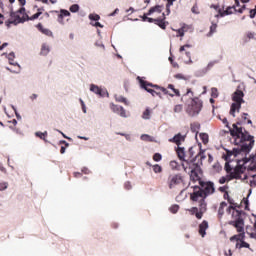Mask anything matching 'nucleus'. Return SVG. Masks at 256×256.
I'll use <instances>...</instances> for the list:
<instances>
[{"label": "nucleus", "mask_w": 256, "mask_h": 256, "mask_svg": "<svg viewBox=\"0 0 256 256\" xmlns=\"http://www.w3.org/2000/svg\"><path fill=\"white\" fill-rule=\"evenodd\" d=\"M185 97H189V99H191L192 101L191 104L188 106L186 113H188L190 117H195V115H199V113H201V109L203 108V101H201V99H199L198 97H195V93H193V90H191V88H187V91L185 94H183L181 101H183Z\"/></svg>", "instance_id": "nucleus-2"}, {"label": "nucleus", "mask_w": 256, "mask_h": 256, "mask_svg": "<svg viewBox=\"0 0 256 256\" xmlns=\"http://www.w3.org/2000/svg\"><path fill=\"white\" fill-rule=\"evenodd\" d=\"M214 33H217V23L212 22L210 26V31L208 32L207 36L211 37Z\"/></svg>", "instance_id": "nucleus-35"}, {"label": "nucleus", "mask_w": 256, "mask_h": 256, "mask_svg": "<svg viewBox=\"0 0 256 256\" xmlns=\"http://www.w3.org/2000/svg\"><path fill=\"white\" fill-rule=\"evenodd\" d=\"M70 11L71 13H77V11H79V4H73L70 6Z\"/></svg>", "instance_id": "nucleus-46"}, {"label": "nucleus", "mask_w": 256, "mask_h": 256, "mask_svg": "<svg viewBox=\"0 0 256 256\" xmlns=\"http://www.w3.org/2000/svg\"><path fill=\"white\" fill-rule=\"evenodd\" d=\"M183 170L185 173H191L192 171H201V166L197 162H195V159H187L185 162L182 163Z\"/></svg>", "instance_id": "nucleus-9"}, {"label": "nucleus", "mask_w": 256, "mask_h": 256, "mask_svg": "<svg viewBox=\"0 0 256 256\" xmlns=\"http://www.w3.org/2000/svg\"><path fill=\"white\" fill-rule=\"evenodd\" d=\"M211 97L217 99L219 97V90L217 88H211Z\"/></svg>", "instance_id": "nucleus-40"}, {"label": "nucleus", "mask_w": 256, "mask_h": 256, "mask_svg": "<svg viewBox=\"0 0 256 256\" xmlns=\"http://www.w3.org/2000/svg\"><path fill=\"white\" fill-rule=\"evenodd\" d=\"M36 137H39V138L42 139L43 141H47V140H46L47 132H36Z\"/></svg>", "instance_id": "nucleus-41"}, {"label": "nucleus", "mask_w": 256, "mask_h": 256, "mask_svg": "<svg viewBox=\"0 0 256 256\" xmlns=\"http://www.w3.org/2000/svg\"><path fill=\"white\" fill-rule=\"evenodd\" d=\"M225 207H227V202H221L218 208V219H223V215H225Z\"/></svg>", "instance_id": "nucleus-24"}, {"label": "nucleus", "mask_w": 256, "mask_h": 256, "mask_svg": "<svg viewBox=\"0 0 256 256\" xmlns=\"http://www.w3.org/2000/svg\"><path fill=\"white\" fill-rule=\"evenodd\" d=\"M49 51H51V49L49 48V45L47 44H42V47H41V51H40V54L41 55H49Z\"/></svg>", "instance_id": "nucleus-34"}, {"label": "nucleus", "mask_w": 256, "mask_h": 256, "mask_svg": "<svg viewBox=\"0 0 256 256\" xmlns=\"http://www.w3.org/2000/svg\"><path fill=\"white\" fill-rule=\"evenodd\" d=\"M227 201H228L230 207H234V208L239 207V205L237 203H235V200L233 198L230 197V198H228Z\"/></svg>", "instance_id": "nucleus-44"}, {"label": "nucleus", "mask_w": 256, "mask_h": 256, "mask_svg": "<svg viewBox=\"0 0 256 256\" xmlns=\"http://www.w3.org/2000/svg\"><path fill=\"white\" fill-rule=\"evenodd\" d=\"M90 91L96 95H99V97H109V93L106 89H103L95 84H91Z\"/></svg>", "instance_id": "nucleus-16"}, {"label": "nucleus", "mask_w": 256, "mask_h": 256, "mask_svg": "<svg viewBox=\"0 0 256 256\" xmlns=\"http://www.w3.org/2000/svg\"><path fill=\"white\" fill-rule=\"evenodd\" d=\"M138 79H139L140 87L142 89H145V91H147V93H151V91L156 89V91H162V93H164V95H169L170 97L174 96L173 94L169 93V90H167V88H165V87H161L157 84L147 82V81L141 79L140 77H138Z\"/></svg>", "instance_id": "nucleus-6"}, {"label": "nucleus", "mask_w": 256, "mask_h": 256, "mask_svg": "<svg viewBox=\"0 0 256 256\" xmlns=\"http://www.w3.org/2000/svg\"><path fill=\"white\" fill-rule=\"evenodd\" d=\"M236 249H251V245L247 242H245V240H242L241 242L236 243Z\"/></svg>", "instance_id": "nucleus-28"}, {"label": "nucleus", "mask_w": 256, "mask_h": 256, "mask_svg": "<svg viewBox=\"0 0 256 256\" xmlns=\"http://www.w3.org/2000/svg\"><path fill=\"white\" fill-rule=\"evenodd\" d=\"M246 6L245 4H243L240 8L236 9L233 6H229L226 8V10H218V14L215 15L216 19H219V17H225L226 15H232L233 14V10L237 11L238 13H243V11H245Z\"/></svg>", "instance_id": "nucleus-10"}, {"label": "nucleus", "mask_w": 256, "mask_h": 256, "mask_svg": "<svg viewBox=\"0 0 256 256\" xmlns=\"http://www.w3.org/2000/svg\"><path fill=\"white\" fill-rule=\"evenodd\" d=\"M243 97H245V94L241 90H236L232 95V103L230 107V115L232 117H235V113H239L241 111V105L245 103V100H243Z\"/></svg>", "instance_id": "nucleus-5"}, {"label": "nucleus", "mask_w": 256, "mask_h": 256, "mask_svg": "<svg viewBox=\"0 0 256 256\" xmlns=\"http://www.w3.org/2000/svg\"><path fill=\"white\" fill-rule=\"evenodd\" d=\"M175 79H185V76L183 74H176L174 75Z\"/></svg>", "instance_id": "nucleus-63"}, {"label": "nucleus", "mask_w": 256, "mask_h": 256, "mask_svg": "<svg viewBox=\"0 0 256 256\" xmlns=\"http://www.w3.org/2000/svg\"><path fill=\"white\" fill-rule=\"evenodd\" d=\"M198 212L199 214H197V219H203V215L207 212V202L205 199H201L199 201Z\"/></svg>", "instance_id": "nucleus-17"}, {"label": "nucleus", "mask_w": 256, "mask_h": 256, "mask_svg": "<svg viewBox=\"0 0 256 256\" xmlns=\"http://www.w3.org/2000/svg\"><path fill=\"white\" fill-rule=\"evenodd\" d=\"M232 7H234V9H238L237 7H241V3L239 2V0H235V4Z\"/></svg>", "instance_id": "nucleus-61"}, {"label": "nucleus", "mask_w": 256, "mask_h": 256, "mask_svg": "<svg viewBox=\"0 0 256 256\" xmlns=\"http://www.w3.org/2000/svg\"><path fill=\"white\" fill-rule=\"evenodd\" d=\"M8 59L9 61H13V59H15V53L14 52L9 53Z\"/></svg>", "instance_id": "nucleus-60"}, {"label": "nucleus", "mask_w": 256, "mask_h": 256, "mask_svg": "<svg viewBox=\"0 0 256 256\" xmlns=\"http://www.w3.org/2000/svg\"><path fill=\"white\" fill-rule=\"evenodd\" d=\"M240 236H239V234H236V235H234V236H232V237H230V241H237V243H240Z\"/></svg>", "instance_id": "nucleus-52"}, {"label": "nucleus", "mask_w": 256, "mask_h": 256, "mask_svg": "<svg viewBox=\"0 0 256 256\" xmlns=\"http://www.w3.org/2000/svg\"><path fill=\"white\" fill-rule=\"evenodd\" d=\"M176 153L180 161H183V163L187 161V153H185V148L178 146Z\"/></svg>", "instance_id": "nucleus-22"}, {"label": "nucleus", "mask_w": 256, "mask_h": 256, "mask_svg": "<svg viewBox=\"0 0 256 256\" xmlns=\"http://www.w3.org/2000/svg\"><path fill=\"white\" fill-rule=\"evenodd\" d=\"M200 139L204 145H207V143H209V134L200 133Z\"/></svg>", "instance_id": "nucleus-36"}, {"label": "nucleus", "mask_w": 256, "mask_h": 256, "mask_svg": "<svg viewBox=\"0 0 256 256\" xmlns=\"http://www.w3.org/2000/svg\"><path fill=\"white\" fill-rule=\"evenodd\" d=\"M10 17L11 19L5 22L7 27H10V25H18V23H25L26 21V20H23V14H22V17L19 16V11L11 12Z\"/></svg>", "instance_id": "nucleus-12"}, {"label": "nucleus", "mask_w": 256, "mask_h": 256, "mask_svg": "<svg viewBox=\"0 0 256 256\" xmlns=\"http://www.w3.org/2000/svg\"><path fill=\"white\" fill-rule=\"evenodd\" d=\"M167 89H171V91H173V95L176 96V97H181V92L179 91V89H176L175 88V85L173 84H169Z\"/></svg>", "instance_id": "nucleus-33"}, {"label": "nucleus", "mask_w": 256, "mask_h": 256, "mask_svg": "<svg viewBox=\"0 0 256 256\" xmlns=\"http://www.w3.org/2000/svg\"><path fill=\"white\" fill-rule=\"evenodd\" d=\"M186 154H187V159H189V160H191V159L196 160L197 157H199V154H197L195 156V147H190Z\"/></svg>", "instance_id": "nucleus-26"}, {"label": "nucleus", "mask_w": 256, "mask_h": 256, "mask_svg": "<svg viewBox=\"0 0 256 256\" xmlns=\"http://www.w3.org/2000/svg\"><path fill=\"white\" fill-rule=\"evenodd\" d=\"M116 101H118V103H124V105H127V98L123 96L116 98Z\"/></svg>", "instance_id": "nucleus-49"}, {"label": "nucleus", "mask_w": 256, "mask_h": 256, "mask_svg": "<svg viewBox=\"0 0 256 256\" xmlns=\"http://www.w3.org/2000/svg\"><path fill=\"white\" fill-rule=\"evenodd\" d=\"M167 185L169 189H175L176 187H181V185H185V177L183 174H171L168 176Z\"/></svg>", "instance_id": "nucleus-7"}, {"label": "nucleus", "mask_w": 256, "mask_h": 256, "mask_svg": "<svg viewBox=\"0 0 256 256\" xmlns=\"http://www.w3.org/2000/svg\"><path fill=\"white\" fill-rule=\"evenodd\" d=\"M186 135H183L181 133L176 134L173 138H171L169 141L170 143H175L177 147H181L182 143H185Z\"/></svg>", "instance_id": "nucleus-18"}, {"label": "nucleus", "mask_w": 256, "mask_h": 256, "mask_svg": "<svg viewBox=\"0 0 256 256\" xmlns=\"http://www.w3.org/2000/svg\"><path fill=\"white\" fill-rule=\"evenodd\" d=\"M190 129L192 133H199L201 129V124L199 122H193L190 124Z\"/></svg>", "instance_id": "nucleus-27"}, {"label": "nucleus", "mask_w": 256, "mask_h": 256, "mask_svg": "<svg viewBox=\"0 0 256 256\" xmlns=\"http://www.w3.org/2000/svg\"><path fill=\"white\" fill-rule=\"evenodd\" d=\"M162 159H163V156H161L160 153H155V154L153 155V161L159 162V161H161Z\"/></svg>", "instance_id": "nucleus-47"}, {"label": "nucleus", "mask_w": 256, "mask_h": 256, "mask_svg": "<svg viewBox=\"0 0 256 256\" xmlns=\"http://www.w3.org/2000/svg\"><path fill=\"white\" fill-rule=\"evenodd\" d=\"M256 176V163L253 164V166H250L244 173L242 174V178L245 181V179H253Z\"/></svg>", "instance_id": "nucleus-15"}, {"label": "nucleus", "mask_w": 256, "mask_h": 256, "mask_svg": "<svg viewBox=\"0 0 256 256\" xmlns=\"http://www.w3.org/2000/svg\"><path fill=\"white\" fill-rule=\"evenodd\" d=\"M251 39H255V33L247 32L246 37L244 38L245 43H247V41H251Z\"/></svg>", "instance_id": "nucleus-38"}, {"label": "nucleus", "mask_w": 256, "mask_h": 256, "mask_svg": "<svg viewBox=\"0 0 256 256\" xmlns=\"http://www.w3.org/2000/svg\"><path fill=\"white\" fill-rule=\"evenodd\" d=\"M225 256H233V252L231 251V249H229L228 251L224 252Z\"/></svg>", "instance_id": "nucleus-62"}, {"label": "nucleus", "mask_w": 256, "mask_h": 256, "mask_svg": "<svg viewBox=\"0 0 256 256\" xmlns=\"http://www.w3.org/2000/svg\"><path fill=\"white\" fill-rule=\"evenodd\" d=\"M187 211L190 213V215H195V217L197 219V215H199V208L192 207L190 209H187Z\"/></svg>", "instance_id": "nucleus-37"}, {"label": "nucleus", "mask_w": 256, "mask_h": 256, "mask_svg": "<svg viewBox=\"0 0 256 256\" xmlns=\"http://www.w3.org/2000/svg\"><path fill=\"white\" fill-rule=\"evenodd\" d=\"M69 15H71V13L68 10H61L58 15V21L61 23L63 21V17H69Z\"/></svg>", "instance_id": "nucleus-32"}, {"label": "nucleus", "mask_w": 256, "mask_h": 256, "mask_svg": "<svg viewBox=\"0 0 256 256\" xmlns=\"http://www.w3.org/2000/svg\"><path fill=\"white\" fill-rule=\"evenodd\" d=\"M7 189V183H0V191H5Z\"/></svg>", "instance_id": "nucleus-59"}, {"label": "nucleus", "mask_w": 256, "mask_h": 256, "mask_svg": "<svg viewBox=\"0 0 256 256\" xmlns=\"http://www.w3.org/2000/svg\"><path fill=\"white\" fill-rule=\"evenodd\" d=\"M163 11V6L156 5L154 7H151L147 13V15H153V13H161Z\"/></svg>", "instance_id": "nucleus-25"}, {"label": "nucleus", "mask_w": 256, "mask_h": 256, "mask_svg": "<svg viewBox=\"0 0 256 256\" xmlns=\"http://www.w3.org/2000/svg\"><path fill=\"white\" fill-rule=\"evenodd\" d=\"M220 120L225 124V127L229 129L235 145L240 146V149H234L233 152H227L225 160L229 161V157H231V155L237 157V155H239L241 152L249 153V151L253 149V145H255V137L249 134V132H247V130L241 126V123L233 124L231 128L227 118H220Z\"/></svg>", "instance_id": "nucleus-1"}, {"label": "nucleus", "mask_w": 256, "mask_h": 256, "mask_svg": "<svg viewBox=\"0 0 256 256\" xmlns=\"http://www.w3.org/2000/svg\"><path fill=\"white\" fill-rule=\"evenodd\" d=\"M189 47H191V45H189V44H186V45H184V46H181L180 49H179L180 53H183V51H185V49H187V48H189Z\"/></svg>", "instance_id": "nucleus-58"}, {"label": "nucleus", "mask_w": 256, "mask_h": 256, "mask_svg": "<svg viewBox=\"0 0 256 256\" xmlns=\"http://www.w3.org/2000/svg\"><path fill=\"white\" fill-rule=\"evenodd\" d=\"M224 199H226L228 201V199L231 198V196H229V192H225L223 195Z\"/></svg>", "instance_id": "nucleus-64"}, {"label": "nucleus", "mask_w": 256, "mask_h": 256, "mask_svg": "<svg viewBox=\"0 0 256 256\" xmlns=\"http://www.w3.org/2000/svg\"><path fill=\"white\" fill-rule=\"evenodd\" d=\"M142 141H151V136L147 135V134H143L141 136Z\"/></svg>", "instance_id": "nucleus-54"}, {"label": "nucleus", "mask_w": 256, "mask_h": 256, "mask_svg": "<svg viewBox=\"0 0 256 256\" xmlns=\"http://www.w3.org/2000/svg\"><path fill=\"white\" fill-rule=\"evenodd\" d=\"M110 109L113 111V113L120 115V117H127V112L125 111V108H123V106L111 104Z\"/></svg>", "instance_id": "nucleus-19"}, {"label": "nucleus", "mask_w": 256, "mask_h": 256, "mask_svg": "<svg viewBox=\"0 0 256 256\" xmlns=\"http://www.w3.org/2000/svg\"><path fill=\"white\" fill-rule=\"evenodd\" d=\"M228 225L234 227L237 233H239L240 242L245 241V219L238 218L237 221H229Z\"/></svg>", "instance_id": "nucleus-8"}, {"label": "nucleus", "mask_w": 256, "mask_h": 256, "mask_svg": "<svg viewBox=\"0 0 256 256\" xmlns=\"http://www.w3.org/2000/svg\"><path fill=\"white\" fill-rule=\"evenodd\" d=\"M224 169L226 173H228V181H232V179H243V173L247 170V167L243 165H237L234 169L231 167L229 162L225 163Z\"/></svg>", "instance_id": "nucleus-4"}, {"label": "nucleus", "mask_w": 256, "mask_h": 256, "mask_svg": "<svg viewBox=\"0 0 256 256\" xmlns=\"http://www.w3.org/2000/svg\"><path fill=\"white\" fill-rule=\"evenodd\" d=\"M183 111V105L177 104L174 106V113H181Z\"/></svg>", "instance_id": "nucleus-45"}, {"label": "nucleus", "mask_w": 256, "mask_h": 256, "mask_svg": "<svg viewBox=\"0 0 256 256\" xmlns=\"http://www.w3.org/2000/svg\"><path fill=\"white\" fill-rule=\"evenodd\" d=\"M170 213H177L179 211V205L174 204L169 208Z\"/></svg>", "instance_id": "nucleus-42"}, {"label": "nucleus", "mask_w": 256, "mask_h": 256, "mask_svg": "<svg viewBox=\"0 0 256 256\" xmlns=\"http://www.w3.org/2000/svg\"><path fill=\"white\" fill-rule=\"evenodd\" d=\"M124 188L126 189V191H130V189H132L131 182H125Z\"/></svg>", "instance_id": "nucleus-55"}, {"label": "nucleus", "mask_w": 256, "mask_h": 256, "mask_svg": "<svg viewBox=\"0 0 256 256\" xmlns=\"http://www.w3.org/2000/svg\"><path fill=\"white\" fill-rule=\"evenodd\" d=\"M188 175H190V179L192 181H201V178L199 177V170L192 171L188 173Z\"/></svg>", "instance_id": "nucleus-29"}, {"label": "nucleus", "mask_w": 256, "mask_h": 256, "mask_svg": "<svg viewBox=\"0 0 256 256\" xmlns=\"http://www.w3.org/2000/svg\"><path fill=\"white\" fill-rule=\"evenodd\" d=\"M192 13L195 15H199V7L197 5H194L191 9Z\"/></svg>", "instance_id": "nucleus-53"}, {"label": "nucleus", "mask_w": 256, "mask_h": 256, "mask_svg": "<svg viewBox=\"0 0 256 256\" xmlns=\"http://www.w3.org/2000/svg\"><path fill=\"white\" fill-rule=\"evenodd\" d=\"M227 189H228L227 186H221L218 188V191H220V193H227Z\"/></svg>", "instance_id": "nucleus-56"}, {"label": "nucleus", "mask_w": 256, "mask_h": 256, "mask_svg": "<svg viewBox=\"0 0 256 256\" xmlns=\"http://www.w3.org/2000/svg\"><path fill=\"white\" fill-rule=\"evenodd\" d=\"M255 15H256V10H254V9H251L250 10V19H255Z\"/></svg>", "instance_id": "nucleus-57"}, {"label": "nucleus", "mask_w": 256, "mask_h": 256, "mask_svg": "<svg viewBox=\"0 0 256 256\" xmlns=\"http://www.w3.org/2000/svg\"><path fill=\"white\" fill-rule=\"evenodd\" d=\"M44 11L45 9L39 8L37 5H33L29 10H25L24 7L20 8L18 13L23 15V21H36V19L43 15Z\"/></svg>", "instance_id": "nucleus-3"}, {"label": "nucleus", "mask_w": 256, "mask_h": 256, "mask_svg": "<svg viewBox=\"0 0 256 256\" xmlns=\"http://www.w3.org/2000/svg\"><path fill=\"white\" fill-rule=\"evenodd\" d=\"M89 19L91 21H99V19H101V16H99V14H90Z\"/></svg>", "instance_id": "nucleus-43"}, {"label": "nucleus", "mask_w": 256, "mask_h": 256, "mask_svg": "<svg viewBox=\"0 0 256 256\" xmlns=\"http://www.w3.org/2000/svg\"><path fill=\"white\" fill-rule=\"evenodd\" d=\"M227 181H230L229 178L226 176H222L220 179H219V183L220 185H224V183H227Z\"/></svg>", "instance_id": "nucleus-51"}, {"label": "nucleus", "mask_w": 256, "mask_h": 256, "mask_svg": "<svg viewBox=\"0 0 256 256\" xmlns=\"http://www.w3.org/2000/svg\"><path fill=\"white\" fill-rule=\"evenodd\" d=\"M154 173H163V168L159 164L152 166Z\"/></svg>", "instance_id": "nucleus-39"}, {"label": "nucleus", "mask_w": 256, "mask_h": 256, "mask_svg": "<svg viewBox=\"0 0 256 256\" xmlns=\"http://www.w3.org/2000/svg\"><path fill=\"white\" fill-rule=\"evenodd\" d=\"M207 229H209V222H207V220H204L199 225V235H201V237H205V235H207Z\"/></svg>", "instance_id": "nucleus-21"}, {"label": "nucleus", "mask_w": 256, "mask_h": 256, "mask_svg": "<svg viewBox=\"0 0 256 256\" xmlns=\"http://www.w3.org/2000/svg\"><path fill=\"white\" fill-rule=\"evenodd\" d=\"M150 94L152 95V97H161V92H159V90L155 88L150 92Z\"/></svg>", "instance_id": "nucleus-48"}, {"label": "nucleus", "mask_w": 256, "mask_h": 256, "mask_svg": "<svg viewBox=\"0 0 256 256\" xmlns=\"http://www.w3.org/2000/svg\"><path fill=\"white\" fill-rule=\"evenodd\" d=\"M36 29H38V31H40V33H43V35H47V37H52L53 36V32H51V30L44 28L43 24L38 23L36 25Z\"/></svg>", "instance_id": "nucleus-23"}, {"label": "nucleus", "mask_w": 256, "mask_h": 256, "mask_svg": "<svg viewBox=\"0 0 256 256\" xmlns=\"http://www.w3.org/2000/svg\"><path fill=\"white\" fill-rule=\"evenodd\" d=\"M227 215H231L232 219L231 221H237L238 219H243V211L237 210L235 206H229L226 209Z\"/></svg>", "instance_id": "nucleus-13"}, {"label": "nucleus", "mask_w": 256, "mask_h": 256, "mask_svg": "<svg viewBox=\"0 0 256 256\" xmlns=\"http://www.w3.org/2000/svg\"><path fill=\"white\" fill-rule=\"evenodd\" d=\"M152 113H153V110H151V108H146L145 111L142 113V119H145V120L151 119Z\"/></svg>", "instance_id": "nucleus-30"}, {"label": "nucleus", "mask_w": 256, "mask_h": 256, "mask_svg": "<svg viewBox=\"0 0 256 256\" xmlns=\"http://www.w3.org/2000/svg\"><path fill=\"white\" fill-rule=\"evenodd\" d=\"M199 185L205 197H209V195L215 193V184L213 182H204L200 180Z\"/></svg>", "instance_id": "nucleus-11"}, {"label": "nucleus", "mask_w": 256, "mask_h": 256, "mask_svg": "<svg viewBox=\"0 0 256 256\" xmlns=\"http://www.w3.org/2000/svg\"><path fill=\"white\" fill-rule=\"evenodd\" d=\"M166 17H165V13H162V16L160 18H156L154 24L158 25V27H160V29H167V25H169V22L165 21Z\"/></svg>", "instance_id": "nucleus-20"}, {"label": "nucleus", "mask_w": 256, "mask_h": 256, "mask_svg": "<svg viewBox=\"0 0 256 256\" xmlns=\"http://www.w3.org/2000/svg\"><path fill=\"white\" fill-rule=\"evenodd\" d=\"M176 32H177L176 37H184L185 35V30H183V28L176 30Z\"/></svg>", "instance_id": "nucleus-50"}, {"label": "nucleus", "mask_w": 256, "mask_h": 256, "mask_svg": "<svg viewBox=\"0 0 256 256\" xmlns=\"http://www.w3.org/2000/svg\"><path fill=\"white\" fill-rule=\"evenodd\" d=\"M199 197L201 199H207L203 190L199 186H194V192L190 195L191 201H199Z\"/></svg>", "instance_id": "nucleus-14"}, {"label": "nucleus", "mask_w": 256, "mask_h": 256, "mask_svg": "<svg viewBox=\"0 0 256 256\" xmlns=\"http://www.w3.org/2000/svg\"><path fill=\"white\" fill-rule=\"evenodd\" d=\"M169 165H170V168L172 169V171H180L181 170V166L175 160L170 161Z\"/></svg>", "instance_id": "nucleus-31"}]
</instances>
